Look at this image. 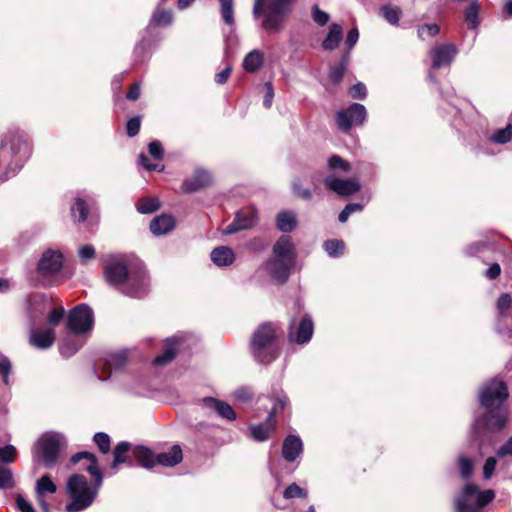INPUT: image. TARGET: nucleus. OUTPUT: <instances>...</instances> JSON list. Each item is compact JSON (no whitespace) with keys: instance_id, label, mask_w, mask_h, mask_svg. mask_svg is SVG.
Here are the masks:
<instances>
[{"instance_id":"obj_29","label":"nucleus","mask_w":512,"mask_h":512,"mask_svg":"<svg viewBox=\"0 0 512 512\" xmlns=\"http://www.w3.org/2000/svg\"><path fill=\"white\" fill-rule=\"evenodd\" d=\"M212 262L218 267L231 265L235 260L233 250L228 246H220L212 250L210 254Z\"/></svg>"},{"instance_id":"obj_33","label":"nucleus","mask_w":512,"mask_h":512,"mask_svg":"<svg viewBox=\"0 0 512 512\" xmlns=\"http://www.w3.org/2000/svg\"><path fill=\"white\" fill-rule=\"evenodd\" d=\"M343 37L342 26L337 23H332L329 27L327 36L322 42L324 50L332 51L335 50Z\"/></svg>"},{"instance_id":"obj_18","label":"nucleus","mask_w":512,"mask_h":512,"mask_svg":"<svg viewBox=\"0 0 512 512\" xmlns=\"http://www.w3.org/2000/svg\"><path fill=\"white\" fill-rule=\"evenodd\" d=\"M51 300L45 294H33L27 299L29 326L34 327L51 308Z\"/></svg>"},{"instance_id":"obj_25","label":"nucleus","mask_w":512,"mask_h":512,"mask_svg":"<svg viewBox=\"0 0 512 512\" xmlns=\"http://www.w3.org/2000/svg\"><path fill=\"white\" fill-rule=\"evenodd\" d=\"M184 335H174L166 339V348L164 352L155 357L153 363L157 366H163L170 363L176 356V347L183 341Z\"/></svg>"},{"instance_id":"obj_23","label":"nucleus","mask_w":512,"mask_h":512,"mask_svg":"<svg viewBox=\"0 0 512 512\" xmlns=\"http://www.w3.org/2000/svg\"><path fill=\"white\" fill-rule=\"evenodd\" d=\"M81 459L89 460V465L86 467V471L91 476H93L95 478V481L93 484L101 488L102 483H103V475L99 469L96 456L93 453L84 451V452H79V453H76L75 455H73L71 457L70 461L72 464H76Z\"/></svg>"},{"instance_id":"obj_27","label":"nucleus","mask_w":512,"mask_h":512,"mask_svg":"<svg viewBox=\"0 0 512 512\" xmlns=\"http://www.w3.org/2000/svg\"><path fill=\"white\" fill-rule=\"evenodd\" d=\"M80 334L69 333L62 339L59 350L62 356L69 358L73 356L82 346L83 341L79 338Z\"/></svg>"},{"instance_id":"obj_61","label":"nucleus","mask_w":512,"mask_h":512,"mask_svg":"<svg viewBox=\"0 0 512 512\" xmlns=\"http://www.w3.org/2000/svg\"><path fill=\"white\" fill-rule=\"evenodd\" d=\"M497 460L495 457H488L483 466V478L485 480L490 479L495 471Z\"/></svg>"},{"instance_id":"obj_26","label":"nucleus","mask_w":512,"mask_h":512,"mask_svg":"<svg viewBox=\"0 0 512 512\" xmlns=\"http://www.w3.org/2000/svg\"><path fill=\"white\" fill-rule=\"evenodd\" d=\"M303 452L302 440L296 435H288L282 446V455L288 462H293Z\"/></svg>"},{"instance_id":"obj_11","label":"nucleus","mask_w":512,"mask_h":512,"mask_svg":"<svg viewBox=\"0 0 512 512\" xmlns=\"http://www.w3.org/2000/svg\"><path fill=\"white\" fill-rule=\"evenodd\" d=\"M271 399L274 401V405L267 416L266 422L250 427L251 436L256 441H265L268 439L270 432L274 429L276 424L275 415L280 410H283L289 403L288 397L282 390L273 393Z\"/></svg>"},{"instance_id":"obj_30","label":"nucleus","mask_w":512,"mask_h":512,"mask_svg":"<svg viewBox=\"0 0 512 512\" xmlns=\"http://www.w3.org/2000/svg\"><path fill=\"white\" fill-rule=\"evenodd\" d=\"M175 221L169 215H160L155 217L150 223V230L156 236H161L173 230Z\"/></svg>"},{"instance_id":"obj_52","label":"nucleus","mask_w":512,"mask_h":512,"mask_svg":"<svg viewBox=\"0 0 512 512\" xmlns=\"http://www.w3.org/2000/svg\"><path fill=\"white\" fill-rule=\"evenodd\" d=\"M17 458V451L13 445H6L0 447V463L9 464L13 463Z\"/></svg>"},{"instance_id":"obj_36","label":"nucleus","mask_w":512,"mask_h":512,"mask_svg":"<svg viewBox=\"0 0 512 512\" xmlns=\"http://www.w3.org/2000/svg\"><path fill=\"white\" fill-rule=\"evenodd\" d=\"M328 175L348 174L351 171V165L348 161L339 155H332L327 159Z\"/></svg>"},{"instance_id":"obj_42","label":"nucleus","mask_w":512,"mask_h":512,"mask_svg":"<svg viewBox=\"0 0 512 512\" xmlns=\"http://www.w3.org/2000/svg\"><path fill=\"white\" fill-rule=\"evenodd\" d=\"M88 207L84 200L76 198L71 206V214L74 220L82 222L87 218Z\"/></svg>"},{"instance_id":"obj_60","label":"nucleus","mask_w":512,"mask_h":512,"mask_svg":"<svg viewBox=\"0 0 512 512\" xmlns=\"http://www.w3.org/2000/svg\"><path fill=\"white\" fill-rule=\"evenodd\" d=\"M345 73V64L344 62L339 64L338 66L332 67L329 71V79L332 83H339L344 76Z\"/></svg>"},{"instance_id":"obj_31","label":"nucleus","mask_w":512,"mask_h":512,"mask_svg":"<svg viewBox=\"0 0 512 512\" xmlns=\"http://www.w3.org/2000/svg\"><path fill=\"white\" fill-rule=\"evenodd\" d=\"M183 459L182 450L179 445H174L170 451L162 452L156 455V464L165 467H174Z\"/></svg>"},{"instance_id":"obj_8","label":"nucleus","mask_w":512,"mask_h":512,"mask_svg":"<svg viewBox=\"0 0 512 512\" xmlns=\"http://www.w3.org/2000/svg\"><path fill=\"white\" fill-rule=\"evenodd\" d=\"M64 256L59 250L46 249L40 256L36 268L38 281L44 286L54 283V278L60 273Z\"/></svg>"},{"instance_id":"obj_46","label":"nucleus","mask_w":512,"mask_h":512,"mask_svg":"<svg viewBox=\"0 0 512 512\" xmlns=\"http://www.w3.org/2000/svg\"><path fill=\"white\" fill-rule=\"evenodd\" d=\"M440 27L439 25L433 24H424L419 26L417 29V36L421 41H425L428 38L435 37L439 34Z\"/></svg>"},{"instance_id":"obj_47","label":"nucleus","mask_w":512,"mask_h":512,"mask_svg":"<svg viewBox=\"0 0 512 512\" xmlns=\"http://www.w3.org/2000/svg\"><path fill=\"white\" fill-rule=\"evenodd\" d=\"M292 192L295 196L305 201H310L313 197L311 189L303 186L301 180L296 178L292 182Z\"/></svg>"},{"instance_id":"obj_15","label":"nucleus","mask_w":512,"mask_h":512,"mask_svg":"<svg viewBox=\"0 0 512 512\" xmlns=\"http://www.w3.org/2000/svg\"><path fill=\"white\" fill-rule=\"evenodd\" d=\"M458 53L457 47L452 43H442L433 46L429 51L431 68L440 69L449 67Z\"/></svg>"},{"instance_id":"obj_7","label":"nucleus","mask_w":512,"mask_h":512,"mask_svg":"<svg viewBox=\"0 0 512 512\" xmlns=\"http://www.w3.org/2000/svg\"><path fill=\"white\" fill-rule=\"evenodd\" d=\"M494 498V490L480 491L477 485L466 484L455 498V510L456 512H483L484 507Z\"/></svg>"},{"instance_id":"obj_32","label":"nucleus","mask_w":512,"mask_h":512,"mask_svg":"<svg viewBox=\"0 0 512 512\" xmlns=\"http://www.w3.org/2000/svg\"><path fill=\"white\" fill-rule=\"evenodd\" d=\"M297 224V215L294 211H282L276 217V225L281 232H292L297 227Z\"/></svg>"},{"instance_id":"obj_50","label":"nucleus","mask_w":512,"mask_h":512,"mask_svg":"<svg viewBox=\"0 0 512 512\" xmlns=\"http://www.w3.org/2000/svg\"><path fill=\"white\" fill-rule=\"evenodd\" d=\"M512 306V297L508 293H503L500 295V297L497 300L496 307L499 312V314L502 317H506L511 309Z\"/></svg>"},{"instance_id":"obj_3","label":"nucleus","mask_w":512,"mask_h":512,"mask_svg":"<svg viewBox=\"0 0 512 512\" xmlns=\"http://www.w3.org/2000/svg\"><path fill=\"white\" fill-rule=\"evenodd\" d=\"M296 248L289 235H282L272 247V258L264 267L268 273L280 283H285L296 263Z\"/></svg>"},{"instance_id":"obj_22","label":"nucleus","mask_w":512,"mask_h":512,"mask_svg":"<svg viewBox=\"0 0 512 512\" xmlns=\"http://www.w3.org/2000/svg\"><path fill=\"white\" fill-rule=\"evenodd\" d=\"M211 183V175L203 169H197L194 174L182 183V190L186 193L196 192Z\"/></svg>"},{"instance_id":"obj_16","label":"nucleus","mask_w":512,"mask_h":512,"mask_svg":"<svg viewBox=\"0 0 512 512\" xmlns=\"http://www.w3.org/2000/svg\"><path fill=\"white\" fill-rule=\"evenodd\" d=\"M314 332V324L309 315H304L297 323L295 319L290 321L288 338L297 344L308 343Z\"/></svg>"},{"instance_id":"obj_17","label":"nucleus","mask_w":512,"mask_h":512,"mask_svg":"<svg viewBox=\"0 0 512 512\" xmlns=\"http://www.w3.org/2000/svg\"><path fill=\"white\" fill-rule=\"evenodd\" d=\"M325 187L339 196H350L361 188L357 178L343 179L335 175H327L323 179Z\"/></svg>"},{"instance_id":"obj_45","label":"nucleus","mask_w":512,"mask_h":512,"mask_svg":"<svg viewBox=\"0 0 512 512\" xmlns=\"http://www.w3.org/2000/svg\"><path fill=\"white\" fill-rule=\"evenodd\" d=\"M160 203L156 198H142L137 203V210L141 214H150L158 210Z\"/></svg>"},{"instance_id":"obj_6","label":"nucleus","mask_w":512,"mask_h":512,"mask_svg":"<svg viewBox=\"0 0 512 512\" xmlns=\"http://www.w3.org/2000/svg\"><path fill=\"white\" fill-rule=\"evenodd\" d=\"M251 352L255 360L262 364H269L278 357L275 329L271 324L264 323L253 333Z\"/></svg>"},{"instance_id":"obj_35","label":"nucleus","mask_w":512,"mask_h":512,"mask_svg":"<svg viewBox=\"0 0 512 512\" xmlns=\"http://www.w3.org/2000/svg\"><path fill=\"white\" fill-rule=\"evenodd\" d=\"M133 455L137 463L144 468L150 469L156 465V455L147 447L136 446Z\"/></svg>"},{"instance_id":"obj_14","label":"nucleus","mask_w":512,"mask_h":512,"mask_svg":"<svg viewBox=\"0 0 512 512\" xmlns=\"http://www.w3.org/2000/svg\"><path fill=\"white\" fill-rule=\"evenodd\" d=\"M133 264L134 261H130L125 257L110 259L104 270L107 282L121 290Z\"/></svg>"},{"instance_id":"obj_57","label":"nucleus","mask_w":512,"mask_h":512,"mask_svg":"<svg viewBox=\"0 0 512 512\" xmlns=\"http://www.w3.org/2000/svg\"><path fill=\"white\" fill-rule=\"evenodd\" d=\"M149 154L156 160H162L164 156V150L162 144L158 140L151 141L148 144Z\"/></svg>"},{"instance_id":"obj_63","label":"nucleus","mask_w":512,"mask_h":512,"mask_svg":"<svg viewBox=\"0 0 512 512\" xmlns=\"http://www.w3.org/2000/svg\"><path fill=\"white\" fill-rule=\"evenodd\" d=\"M65 310L63 307L54 308L48 314V322L51 325H57L64 317Z\"/></svg>"},{"instance_id":"obj_59","label":"nucleus","mask_w":512,"mask_h":512,"mask_svg":"<svg viewBox=\"0 0 512 512\" xmlns=\"http://www.w3.org/2000/svg\"><path fill=\"white\" fill-rule=\"evenodd\" d=\"M349 95L353 99H365L366 96H367L366 86L363 83H361V82H358V83L354 84L349 89Z\"/></svg>"},{"instance_id":"obj_1","label":"nucleus","mask_w":512,"mask_h":512,"mask_svg":"<svg viewBox=\"0 0 512 512\" xmlns=\"http://www.w3.org/2000/svg\"><path fill=\"white\" fill-rule=\"evenodd\" d=\"M509 397L504 381L494 378L485 383L479 391V403L484 409L483 427L488 432H501L507 425L510 415L506 401Z\"/></svg>"},{"instance_id":"obj_24","label":"nucleus","mask_w":512,"mask_h":512,"mask_svg":"<svg viewBox=\"0 0 512 512\" xmlns=\"http://www.w3.org/2000/svg\"><path fill=\"white\" fill-rule=\"evenodd\" d=\"M204 408L211 411H215L221 418L233 421L236 419V413L233 408L225 401L213 398L205 397L201 400Z\"/></svg>"},{"instance_id":"obj_48","label":"nucleus","mask_w":512,"mask_h":512,"mask_svg":"<svg viewBox=\"0 0 512 512\" xmlns=\"http://www.w3.org/2000/svg\"><path fill=\"white\" fill-rule=\"evenodd\" d=\"M381 10L383 17L386 19L388 23L394 26H397L399 24L400 16L402 14L400 8L386 5L383 6Z\"/></svg>"},{"instance_id":"obj_55","label":"nucleus","mask_w":512,"mask_h":512,"mask_svg":"<svg viewBox=\"0 0 512 512\" xmlns=\"http://www.w3.org/2000/svg\"><path fill=\"white\" fill-rule=\"evenodd\" d=\"M359 38V32L357 28H352L349 30L346 40H345V47L347 50V54L344 55L343 61H346V59L349 57V53L352 50V48L355 46Z\"/></svg>"},{"instance_id":"obj_9","label":"nucleus","mask_w":512,"mask_h":512,"mask_svg":"<svg viewBox=\"0 0 512 512\" xmlns=\"http://www.w3.org/2000/svg\"><path fill=\"white\" fill-rule=\"evenodd\" d=\"M64 444L65 437L61 433L47 432L39 438L35 452L46 468H52L56 464L60 448Z\"/></svg>"},{"instance_id":"obj_37","label":"nucleus","mask_w":512,"mask_h":512,"mask_svg":"<svg viewBox=\"0 0 512 512\" xmlns=\"http://www.w3.org/2000/svg\"><path fill=\"white\" fill-rule=\"evenodd\" d=\"M481 9V4L477 0H473L469 3L464 11L465 21L468 27L472 30L477 29L479 26V12Z\"/></svg>"},{"instance_id":"obj_38","label":"nucleus","mask_w":512,"mask_h":512,"mask_svg":"<svg viewBox=\"0 0 512 512\" xmlns=\"http://www.w3.org/2000/svg\"><path fill=\"white\" fill-rule=\"evenodd\" d=\"M130 443L129 442H120L116 445L113 451L114 460L111 464V469L114 472L118 471V466L122 463H125L128 460V452L130 450Z\"/></svg>"},{"instance_id":"obj_53","label":"nucleus","mask_w":512,"mask_h":512,"mask_svg":"<svg viewBox=\"0 0 512 512\" xmlns=\"http://www.w3.org/2000/svg\"><path fill=\"white\" fill-rule=\"evenodd\" d=\"M93 440L99 450L106 454L110 451V437L104 432H98L94 435Z\"/></svg>"},{"instance_id":"obj_13","label":"nucleus","mask_w":512,"mask_h":512,"mask_svg":"<svg viewBox=\"0 0 512 512\" xmlns=\"http://www.w3.org/2000/svg\"><path fill=\"white\" fill-rule=\"evenodd\" d=\"M367 118V110L360 103H352L345 109H341L335 114V121L339 130L348 133L353 126H361Z\"/></svg>"},{"instance_id":"obj_40","label":"nucleus","mask_w":512,"mask_h":512,"mask_svg":"<svg viewBox=\"0 0 512 512\" xmlns=\"http://www.w3.org/2000/svg\"><path fill=\"white\" fill-rule=\"evenodd\" d=\"M512 139V126L509 124L505 128L498 129L489 136V141L495 144H506Z\"/></svg>"},{"instance_id":"obj_20","label":"nucleus","mask_w":512,"mask_h":512,"mask_svg":"<svg viewBox=\"0 0 512 512\" xmlns=\"http://www.w3.org/2000/svg\"><path fill=\"white\" fill-rule=\"evenodd\" d=\"M256 224V214L251 210H240L234 220L224 229V234H233L241 230L249 229Z\"/></svg>"},{"instance_id":"obj_4","label":"nucleus","mask_w":512,"mask_h":512,"mask_svg":"<svg viewBox=\"0 0 512 512\" xmlns=\"http://www.w3.org/2000/svg\"><path fill=\"white\" fill-rule=\"evenodd\" d=\"M100 487L89 483L81 474L71 475L66 484L69 501L65 506L66 512H82L88 509L96 500Z\"/></svg>"},{"instance_id":"obj_41","label":"nucleus","mask_w":512,"mask_h":512,"mask_svg":"<svg viewBox=\"0 0 512 512\" xmlns=\"http://www.w3.org/2000/svg\"><path fill=\"white\" fill-rule=\"evenodd\" d=\"M222 20L225 24L232 26L234 24V6L233 0H219Z\"/></svg>"},{"instance_id":"obj_12","label":"nucleus","mask_w":512,"mask_h":512,"mask_svg":"<svg viewBox=\"0 0 512 512\" xmlns=\"http://www.w3.org/2000/svg\"><path fill=\"white\" fill-rule=\"evenodd\" d=\"M67 329L74 334H84L94 325V313L87 304H79L70 310Z\"/></svg>"},{"instance_id":"obj_43","label":"nucleus","mask_w":512,"mask_h":512,"mask_svg":"<svg viewBox=\"0 0 512 512\" xmlns=\"http://www.w3.org/2000/svg\"><path fill=\"white\" fill-rule=\"evenodd\" d=\"M323 248L330 257H339L343 255L345 244L342 240H327L323 244Z\"/></svg>"},{"instance_id":"obj_39","label":"nucleus","mask_w":512,"mask_h":512,"mask_svg":"<svg viewBox=\"0 0 512 512\" xmlns=\"http://www.w3.org/2000/svg\"><path fill=\"white\" fill-rule=\"evenodd\" d=\"M173 22V14L169 9H160L159 7L153 12L148 27L152 25L167 27Z\"/></svg>"},{"instance_id":"obj_34","label":"nucleus","mask_w":512,"mask_h":512,"mask_svg":"<svg viewBox=\"0 0 512 512\" xmlns=\"http://www.w3.org/2000/svg\"><path fill=\"white\" fill-rule=\"evenodd\" d=\"M263 63V52L258 49H254L244 57L242 67L246 72L254 73L262 67Z\"/></svg>"},{"instance_id":"obj_62","label":"nucleus","mask_w":512,"mask_h":512,"mask_svg":"<svg viewBox=\"0 0 512 512\" xmlns=\"http://www.w3.org/2000/svg\"><path fill=\"white\" fill-rule=\"evenodd\" d=\"M313 20L320 26L325 25L329 21V14L319 9L318 5H314L312 8Z\"/></svg>"},{"instance_id":"obj_5","label":"nucleus","mask_w":512,"mask_h":512,"mask_svg":"<svg viewBox=\"0 0 512 512\" xmlns=\"http://www.w3.org/2000/svg\"><path fill=\"white\" fill-rule=\"evenodd\" d=\"M295 0H254L253 16L259 18L262 14V27L268 32H279L285 17L290 13Z\"/></svg>"},{"instance_id":"obj_49","label":"nucleus","mask_w":512,"mask_h":512,"mask_svg":"<svg viewBox=\"0 0 512 512\" xmlns=\"http://www.w3.org/2000/svg\"><path fill=\"white\" fill-rule=\"evenodd\" d=\"M308 492L307 490L301 488L296 483L290 484L283 492V497L287 500L294 498H307Z\"/></svg>"},{"instance_id":"obj_44","label":"nucleus","mask_w":512,"mask_h":512,"mask_svg":"<svg viewBox=\"0 0 512 512\" xmlns=\"http://www.w3.org/2000/svg\"><path fill=\"white\" fill-rule=\"evenodd\" d=\"M15 485L12 470L0 463V489H11Z\"/></svg>"},{"instance_id":"obj_54","label":"nucleus","mask_w":512,"mask_h":512,"mask_svg":"<svg viewBox=\"0 0 512 512\" xmlns=\"http://www.w3.org/2000/svg\"><path fill=\"white\" fill-rule=\"evenodd\" d=\"M363 208H364L363 204H360V203H349L339 213L338 219H339V221L341 223H345L352 213L357 212V211H362Z\"/></svg>"},{"instance_id":"obj_21","label":"nucleus","mask_w":512,"mask_h":512,"mask_svg":"<svg viewBox=\"0 0 512 512\" xmlns=\"http://www.w3.org/2000/svg\"><path fill=\"white\" fill-rule=\"evenodd\" d=\"M29 342L38 349H48L55 342V332L51 328L40 330L36 326L30 327Z\"/></svg>"},{"instance_id":"obj_28","label":"nucleus","mask_w":512,"mask_h":512,"mask_svg":"<svg viewBox=\"0 0 512 512\" xmlns=\"http://www.w3.org/2000/svg\"><path fill=\"white\" fill-rule=\"evenodd\" d=\"M56 491L57 486L50 476L44 475L36 481L35 492L45 512L49 511V507L44 501H42V496L46 493L54 494Z\"/></svg>"},{"instance_id":"obj_58","label":"nucleus","mask_w":512,"mask_h":512,"mask_svg":"<svg viewBox=\"0 0 512 512\" xmlns=\"http://www.w3.org/2000/svg\"><path fill=\"white\" fill-rule=\"evenodd\" d=\"M138 163L143 166L147 171H163L164 170V165L162 164H153L149 161L148 157L144 154V153H141L139 156H138Z\"/></svg>"},{"instance_id":"obj_10","label":"nucleus","mask_w":512,"mask_h":512,"mask_svg":"<svg viewBox=\"0 0 512 512\" xmlns=\"http://www.w3.org/2000/svg\"><path fill=\"white\" fill-rule=\"evenodd\" d=\"M149 285L150 280L144 265L135 260L120 291L130 297L141 298L147 295Z\"/></svg>"},{"instance_id":"obj_64","label":"nucleus","mask_w":512,"mask_h":512,"mask_svg":"<svg viewBox=\"0 0 512 512\" xmlns=\"http://www.w3.org/2000/svg\"><path fill=\"white\" fill-rule=\"evenodd\" d=\"M497 456L499 458L512 456V436L498 448Z\"/></svg>"},{"instance_id":"obj_19","label":"nucleus","mask_w":512,"mask_h":512,"mask_svg":"<svg viewBox=\"0 0 512 512\" xmlns=\"http://www.w3.org/2000/svg\"><path fill=\"white\" fill-rule=\"evenodd\" d=\"M127 362V355L125 352L111 353L99 364L95 369V373L102 381L107 380L112 372L121 370Z\"/></svg>"},{"instance_id":"obj_56","label":"nucleus","mask_w":512,"mask_h":512,"mask_svg":"<svg viewBox=\"0 0 512 512\" xmlns=\"http://www.w3.org/2000/svg\"><path fill=\"white\" fill-rule=\"evenodd\" d=\"M11 372V363L9 359L0 354V375L2 376L3 383L9 385V374Z\"/></svg>"},{"instance_id":"obj_51","label":"nucleus","mask_w":512,"mask_h":512,"mask_svg":"<svg viewBox=\"0 0 512 512\" xmlns=\"http://www.w3.org/2000/svg\"><path fill=\"white\" fill-rule=\"evenodd\" d=\"M458 467L460 476L463 479H468L473 473L474 465L472 460L463 455L458 457Z\"/></svg>"},{"instance_id":"obj_2","label":"nucleus","mask_w":512,"mask_h":512,"mask_svg":"<svg viewBox=\"0 0 512 512\" xmlns=\"http://www.w3.org/2000/svg\"><path fill=\"white\" fill-rule=\"evenodd\" d=\"M30 155V146L27 134L19 129L9 130L0 147V166H5L6 171L0 175V180L6 181L9 173H15L23 167Z\"/></svg>"}]
</instances>
